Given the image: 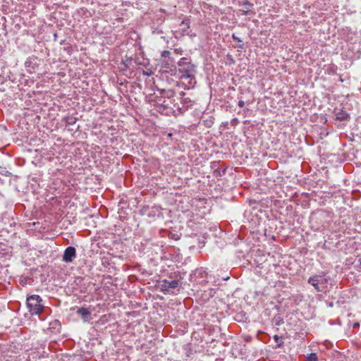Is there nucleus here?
<instances>
[{
    "mask_svg": "<svg viewBox=\"0 0 361 361\" xmlns=\"http://www.w3.org/2000/svg\"><path fill=\"white\" fill-rule=\"evenodd\" d=\"M174 96L175 90L173 89L157 88L152 99L154 109L161 114L175 116Z\"/></svg>",
    "mask_w": 361,
    "mask_h": 361,
    "instance_id": "obj_2",
    "label": "nucleus"
},
{
    "mask_svg": "<svg viewBox=\"0 0 361 361\" xmlns=\"http://www.w3.org/2000/svg\"><path fill=\"white\" fill-rule=\"evenodd\" d=\"M306 361H318L317 353H311L307 355Z\"/></svg>",
    "mask_w": 361,
    "mask_h": 361,
    "instance_id": "obj_20",
    "label": "nucleus"
},
{
    "mask_svg": "<svg viewBox=\"0 0 361 361\" xmlns=\"http://www.w3.org/2000/svg\"><path fill=\"white\" fill-rule=\"evenodd\" d=\"M243 46H244L243 44H240L237 46V48L242 49H243Z\"/></svg>",
    "mask_w": 361,
    "mask_h": 361,
    "instance_id": "obj_31",
    "label": "nucleus"
},
{
    "mask_svg": "<svg viewBox=\"0 0 361 361\" xmlns=\"http://www.w3.org/2000/svg\"><path fill=\"white\" fill-rule=\"evenodd\" d=\"M348 56L353 60L359 59L361 56V49L358 44H353L348 47Z\"/></svg>",
    "mask_w": 361,
    "mask_h": 361,
    "instance_id": "obj_9",
    "label": "nucleus"
},
{
    "mask_svg": "<svg viewBox=\"0 0 361 361\" xmlns=\"http://www.w3.org/2000/svg\"><path fill=\"white\" fill-rule=\"evenodd\" d=\"M77 314L80 315L83 321V322H89L91 319V312L86 307H80L77 310Z\"/></svg>",
    "mask_w": 361,
    "mask_h": 361,
    "instance_id": "obj_11",
    "label": "nucleus"
},
{
    "mask_svg": "<svg viewBox=\"0 0 361 361\" xmlns=\"http://www.w3.org/2000/svg\"><path fill=\"white\" fill-rule=\"evenodd\" d=\"M181 283L179 279H174L172 281H168L164 279L160 283V289L163 292H168L173 293V290L177 289L178 290L179 287L180 286Z\"/></svg>",
    "mask_w": 361,
    "mask_h": 361,
    "instance_id": "obj_6",
    "label": "nucleus"
},
{
    "mask_svg": "<svg viewBox=\"0 0 361 361\" xmlns=\"http://www.w3.org/2000/svg\"><path fill=\"white\" fill-rule=\"evenodd\" d=\"M76 257V249L73 246L67 247L63 251L62 259L66 263H71Z\"/></svg>",
    "mask_w": 361,
    "mask_h": 361,
    "instance_id": "obj_8",
    "label": "nucleus"
},
{
    "mask_svg": "<svg viewBox=\"0 0 361 361\" xmlns=\"http://www.w3.org/2000/svg\"><path fill=\"white\" fill-rule=\"evenodd\" d=\"M239 107H243L245 106V102L243 100H240L238 103Z\"/></svg>",
    "mask_w": 361,
    "mask_h": 361,
    "instance_id": "obj_29",
    "label": "nucleus"
},
{
    "mask_svg": "<svg viewBox=\"0 0 361 361\" xmlns=\"http://www.w3.org/2000/svg\"><path fill=\"white\" fill-rule=\"evenodd\" d=\"M238 6H247L250 7H253V4L247 0H238Z\"/></svg>",
    "mask_w": 361,
    "mask_h": 361,
    "instance_id": "obj_22",
    "label": "nucleus"
},
{
    "mask_svg": "<svg viewBox=\"0 0 361 361\" xmlns=\"http://www.w3.org/2000/svg\"><path fill=\"white\" fill-rule=\"evenodd\" d=\"M326 272L322 271L319 274H315L310 276L307 282L311 284L317 292H322V289L319 286V284H326L328 283L329 278L326 277Z\"/></svg>",
    "mask_w": 361,
    "mask_h": 361,
    "instance_id": "obj_4",
    "label": "nucleus"
},
{
    "mask_svg": "<svg viewBox=\"0 0 361 361\" xmlns=\"http://www.w3.org/2000/svg\"><path fill=\"white\" fill-rule=\"evenodd\" d=\"M240 11L243 15H247L250 13L249 10L240 9Z\"/></svg>",
    "mask_w": 361,
    "mask_h": 361,
    "instance_id": "obj_28",
    "label": "nucleus"
},
{
    "mask_svg": "<svg viewBox=\"0 0 361 361\" xmlns=\"http://www.w3.org/2000/svg\"><path fill=\"white\" fill-rule=\"evenodd\" d=\"M161 208L159 206L149 207V210L147 216L149 218L154 217L160 213Z\"/></svg>",
    "mask_w": 361,
    "mask_h": 361,
    "instance_id": "obj_15",
    "label": "nucleus"
},
{
    "mask_svg": "<svg viewBox=\"0 0 361 361\" xmlns=\"http://www.w3.org/2000/svg\"><path fill=\"white\" fill-rule=\"evenodd\" d=\"M161 61V72L170 75L169 71H173V68H176V61L173 58H168L167 59L160 60Z\"/></svg>",
    "mask_w": 361,
    "mask_h": 361,
    "instance_id": "obj_7",
    "label": "nucleus"
},
{
    "mask_svg": "<svg viewBox=\"0 0 361 361\" xmlns=\"http://www.w3.org/2000/svg\"><path fill=\"white\" fill-rule=\"evenodd\" d=\"M149 206L148 205H145L143 206L140 209V214L142 215V216H147V214H148V212H149Z\"/></svg>",
    "mask_w": 361,
    "mask_h": 361,
    "instance_id": "obj_19",
    "label": "nucleus"
},
{
    "mask_svg": "<svg viewBox=\"0 0 361 361\" xmlns=\"http://www.w3.org/2000/svg\"><path fill=\"white\" fill-rule=\"evenodd\" d=\"M176 65V68L169 71L170 75L181 80L185 88H193L196 84L197 66L192 63L190 59L186 57L180 59Z\"/></svg>",
    "mask_w": 361,
    "mask_h": 361,
    "instance_id": "obj_1",
    "label": "nucleus"
},
{
    "mask_svg": "<svg viewBox=\"0 0 361 361\" xmlns=\"http://www.w3.org/2000/svg\"><path fill=\"white\" fill-rule=\"evenodd\" d=\"M145 74L148 75V76L150 75V73H148V72H146V73H145Z\"/></svg>",
    "mask_w": 361,
    "mask_h": 361,
    "instance_id": "obj_35",
    "label": "nucleus"
},
{
    "mask_svg": "<svg viewBox=\"0 0 361 361\" xmlns=\"http://www.w3.org/2000/svg\"><path fill=\"white\" fill-rule=\"evenodd\" d=\"M5 360V355L4 353V352L0 350V361H4Z\"/></svg>",
    "mask_w": 361,
    "mask_h": 361,
    "instance_id": "obj_27",
    "label": "nucleus"
},
{
    "mask_svg": "<svg viewBox=\"0 0 361 361\" xmlns=\"http://www.w3.org/2000/svg\"><path fill=\"white\" fill-rule=\"evenodd\" d=\"M274 340L275 341L276 343H277L278 347H281L283 345V342L281 338L279 337L278 335H275L274 336Z\"/></svg>",
    "mask_w": 361,
    "mask_h": 361,
    "instance_id": "obj_25",
    "label": "nucleus"
},
{
    "mask_svg": "<svg viewBox=\"0 0 361 361\" xmlns=\"http://www.w3.org/2000/svg\"><path fill=\"white\" fill-rule=\"evenodd\" d=\"M180 92L181 96L180 99H181L180 103L182 104V112L183 114L194 104V101L188 97L185 92L183 91Z\"/></svg>",
    "mask_w": 361,
    "mask_h": 361,
    "instance_id": "obj_10",
    "label": "nucleus"
},
{
    "mask_svg": "<svg viewBox=\"0 0 361 361\" xmlns=\"http://www.w3.org/2000/svg\"><path fill=\"white\" fill-rule=\"evenodd\" d=\"M25 66L29 72L31 73L35 71V70L38 67L37 58L34 56L28 57L25 62Z\"/></svg>",
    "mask_w": 361,
    "mask_h": 361,
    "instance_id": "obj_12",
    "label": "nucleus"
},
{
    "mask_svg": "<svg viewBox=\"0 0 361 361\" xmlns=\"http://www.w3.org/2000/svg\"><path fill=\"white\" fill-rule=\"evenodd\" d=\"M171 55V52L169 51L164 50L161 52V59L160 60L167 59L168 58H173Z\"/></svg>",
    "mask_w": 361,
    "mask_h": 361,
    "instance_id": "obj_21",
    "label": "nucleus"
},
{
    "mask_svg": "<svg viewBox=\"0 0 361 361\" xmlns=\"http://www.w3.org/2000/svg\"><path fill=\"white\" fill-rule=\"evenodd\" d=\"M180 97H181L180 92H176L175 91V96L173 97V99H174L173 104H174L175 109H176V115L183 114L182 106H181L182 104L180 103L181 99H180Z\"/></svg>",
    "mask_w": 361,
    "mask_h": 361,
    "instance_id": "obj_13",
    "label": "nucleus"
},
{
    "mask_svg": "<svg viewBox=\"0 0 361 361\" xmlns=\"http://www.w3.org/2000/svg\"><path fill=\"white\" fill-rule=\"evenodd\" d=\"M207 272L203 267L196 269L190 274V281L196 282L200 284H205L207 281Z\"/></svg>",
    "mask_w": 361,
    "mask_h": 361,
    "instance_id": "obj_5",
    "label": "nucleus"
},
{
    "mask_svg": "<svg viewBox=\"0 0 361 361\" xmlns=\"http://www.w3.org/2000/svg\"><path fill=\"white\" fill-rule=\"evenodd\" d=\"M132 63V59L128 56H126L121 61V63L125 66V71L130 67Z\"/></svg>",
    "mask_w": 361,
    "mask_h": 361,
    "instance_id": "obj_18",
    "label": "nucleus"
},
{
    "mask_svg": "<svg viewBox=\"0 0 361 361\" xmlns=\"http://www.w3.org/2000/svg\"><path fill=\"white\" fill-rule=\"evenodd\" d=\"M327 306L329 307H334V302H329L327 303Z\"/></svg>",
    "mask_w": 361,
    "mask_h": 361,
    "instance_id": "obj_30",
    "label": "nucleus"
},
{
    "mask_svg": "<svg viewBox=\"0 0 361 361\" xmlns=\"http://www.w3.org/2000/svg\"><path fill=\"white\" fill-rule=\"evenodd\" d=\"M145 74L148 75V76L150 75V73H148V72H146V73H145Z\"/></svg>",
    "mask_w": 361,
    "mask_h": 361,
    "instance_id": "obj_34",
    "label": "nucleus"
},
{
    "mask_svg": "<svg viewBox=\"0 0 361 361\" xmlns=\"http://www.w3.org/2000/svg\"><path fill=\"white\" fill-rule=\"evenodd\" d=\"M336 118L339 121H346L350 118L349 114L343 109L336 112Z\"/></svg>",
    "mask_w": 361,
    "mask_h": 361,
    "instance_id": "obj_14",
    "label": "nucleus"
},
{
    "mask_svg": "<svg viewBox=\"0 0 361 361\" xmlns=\"http://www.w3.org/2000/svg\"><path fill=\"white\" fill-rule=\"evenodd\" d=\"M232 38L238 42H243V40L241 39V38H240L239 37H238L237 35H235V34H233L232 35Z\"/></svg>",
    "mask_w": 361,
    "mask_h": 361,
    "instance_id": "obj_26",
    "label": "nucleus"
},
{
    "mask_svg": "<svg viewBox=\"0 0 361 361\" xmlns=\"http://www.w3.org/2000/svg\"><path fill=\"white\" fill-rule=\"evenodd\" d=\"M63 121L66 123V126H74L78 121V118L74 117L73 116H68L63 118Z\"/></svg>",
    "mask_w": 361,
    "mask_h": 361,
    "instance_id": "obj_16",
    "label": "nucleus"
},
{
    "mask_svg": "<svg viewBox=\"0 0 361 361\" xmlns=\"http://www.w3.org/2000/svg\"><path fill=\"white\" fill-rule=\"evenodd\" d=\"M54 325H60V323L58 320L54 321Z\"/></svg>",
    "mask_w": 361,
    "mask_h": 361,
    "instance_id": "obj_32",
    "label": "nucleus"
},
{
    "mask_svg": "<svg viewBox=\"0 0 361 361\" xmlns=\"http://www.w3.org/2000/svg\"><path fill=\"white\" fill-rule=\"evenodd\" d=\"M359 265L361 267V258L358 259Z\"/></svg>",
    "mask_w": 361,
    "mask_h": 361,
    "instance_id": "obj_33",
    "label": "nucleus"
},
{
    "mask_svg": "<svg viewBox=\"0 0 361 361\" xmlns=\"http://www.w3.org/2000/svg\"><path fill=\"white\" fill-rule=\"evenodd\" d=\"M180 25L183 26L181 28L183 34L188 35V29L190 28L189 23L185 20H183Z\"/></svg>",
    "mask_w": 361,
    "mask_h": 361,
    "instance_id": "obj_17",
    "label": "nucleus"
},
{
    "mask_svg": "<svg viewBox=\"0 0 361 361\" xmlns=\"http://www.w3.org/2000/svg\"><path fill=\"white\" fill-rule=\"evenodd\" d=\"M26 306L32 316L37 315L39 319L43 320L42 316L47 314V308L43 299L36 294L26 297Z\"/></svg>",
    "mask_w": 361,
    "mask_h": 361,
    "instance_id": "obj_3",
    "label": "nucleus"
},
{
    "mask_svg": "<svg viewBox=\"0 0 361 361\" xmlns=\"http://www.w3.org/2000/svg\"><path fill=\"white\" fill-rule=\"evenodd\" d=\"M226 171V169L219 168V169L214 170V175L216 176H222L225 175Z\"/></svg>",
    "mask_w": 361,
    "mask_h": 361,
    "instance_id": "obj_23",
    "label": "nucleus"
},
{
    "mask_svg": "<svg viewBox=\"0 0 361 361\" xmlns=\"http://www.w3.org/2000/svg\"><path fill=\"white\" fill-rule=\"evenodd\" d=\"M0 174L4 176H10L11 173L6 169V168L0 166Z\"/></svg>",
    "mask_w": 361,
    "mask_h": 361,
    "instance_id": "obj_24",
    "label": "nucleus"
}]
</instances>
